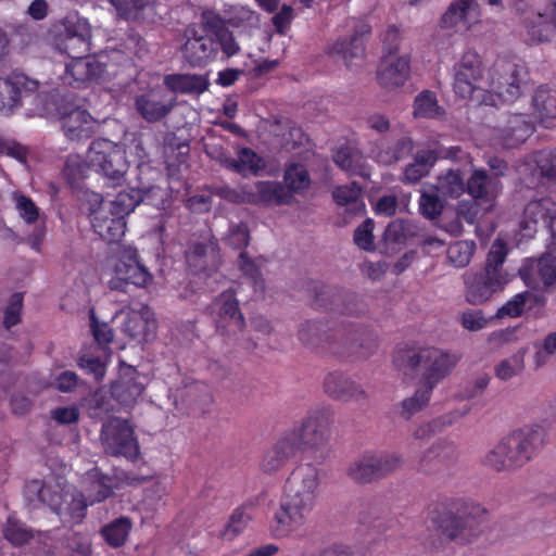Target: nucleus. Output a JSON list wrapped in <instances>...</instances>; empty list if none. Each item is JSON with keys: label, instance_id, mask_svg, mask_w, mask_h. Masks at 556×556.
<instances>
[{"label": "nucleus", "instance_id": "nucleus-1", "mask_svg": "<svg viewBox=\"0 0 556 556\" xmlns=\"http://www.w3.org/2000/svg\"><path fill=\"white\" fill-rule=\"evenodd\" d=\"M118 485L117 477L103 475L93 468L87 473L83 492L71 486L63 488L54 481L31 480L25 485V496L30 503L48 505L64 523L76 525L83 521L89 505L104 501Z\"/></svg>", "mask_w": 556, "mask_h": 556}, {"label": "nucleus", "instance_id": "nucleus-2", "mask_svg": "<svg viewBox=\"0 0 556 556\" xmlns=\"http://www.w3.org/2000/svg\"><path fill=\"white\" fill-rule=\"evenodd\" d=\"M525 71L509 60H497L491 72L490 83L483 81L480 55L467 50L453 66V88L462 98H470L477 90L495 93L502 101L513 102L522 92Z\"/></svg>", "mask_w": 556, "mask_h": 556}, {"label": "nucleus", "instance_id": "nucleus-3", "mask_svg": "<svg viewBox=\"0 0 556 556\" xmlns=\"http://www.w3.org/2000/svg\"><path fill=\"white\" fill-rule=\"evenodd\" d=\"M320 480V469L313 464H301L292 470L270 525L275 538L289 536L304 526L315 506Z\"/></svg>", "mask_w": 556, "mask_h": 556}, {"label": "nucleus", "instance_id": "nucleus-4", "mask_svg": "<svg viewBox=\"0 0 556 556\" xmlns=\"http://www.w3.org/2000/svg\"><path fill=\"white\" fill-rule=\"evenodd\" d=\"M546 431L538 424L523 426L494 444L484 455L483 465L496 472H511L528 464L544 445Z\"/></svg>", "mask_w": 556, "mask_h": 556}, {"label": "nucleus", "instance_id": "nucleus-5", "mask_svg": "<svg viewBox=\"0 0 556 556\" xmlns=\"http://www.w3.org/2000/svg\"><path fill=\"white\" fill-rule=\"evenodd\" d=\"M507 253L506 243L497 238L491 245L484 268L463 274L464 296L469 304L481 305L505 289L510 281L509 274L503 268Z\"/></svg>", "mask_w": 556, "mask_h": 556}, {"label": "nucleus", "instance_id": "nucleus-6", "mask_svg": "<svg viewBox=\"0 0 556 556\" xmlns=\"http://www.w3.org/2000/svg\"><path fill=\"white\" fill-rule=\"evenodd\" d=\"M458 361L459 356L456 353L430 346L399 351L393 362L400 369L421 367L424 372L420 383L433 390L439 382L450 376Z\"/></svg>", "mask_w": 556, "mask_h": 556}, {"label": "nucleus", "instance_id": "nucleus-7", "mask_svg": "<svg viewBox=\"0 0 556 556\" xmlns=\"http://www.w3.org/2000/svg\"><path fill=\"white\" fill-rule=\"evenodd\" d=\"M86 161L90 168L102 174L111 187L121 186L128 170L125 150L108 139L93 140L87 151Z\"/></svg>", "mask_w": 556, "mask_h": 556}, {"label": "nucleus", "instance_id": "nucleus-8", "mask_svg": "<svg viewBox=\"0 0 556 556\" xmlns=\"http://www.w3.org/2000/svg\"><path fill=\"white\" fill-rule=\"evenodd\" d=\"M404 464L402 454L390 451H365L346 467L348 477L359 484L371 483L399 470Z\"/></svg>", "mask_w": 556, "mask_h": 556}, {"label": "nucleus", "instance_id": "nucleus-9", "mask_svg": "<svg viewBox=\"0 0 556 556\" xmlns=\"http://www.w3.org/2000/svg\"><path fill=\"white\" fill-rule=\"evenodd\" d=\"M332 413L327 407H318L308 412L300 426L285 434L294 445L296 452L317 448L327 443L330 434Z\"/></svg>", "mask_w": 556, "mask_h": 556}, {"label": "nucleus", "instance_id": "nucleus-10", "mask_svg": "<svg viewBox=\"0 0 556 556\" xmlns=\"http://www.w3.org/2000/svg\"><path fill=\"white\" fill-rule=\"evenodd\" d=\"M152 280L150 271L138 261L137 250L124 248L113 265V276L109 280L111 290L125 291L127 285L146 287Z\"/></svg>", "mask_w": 556, "mask_h": 556}, {"label": "nucleus", "instance_id": "nucleus-11", "mask_svg": "<svg viewBox=\"0 0 556 556\" xmlns=\"http://www.w3.org/2000/svg\"><path fill=\"white\" fill-rule=\"evenodd\" d=\"M102 442L108 454L134 459L139 454V445L130 424L124 419H112L102 428Z\"/></svg>", "mask_w": 556, "mask_h": 556}, {"label": "nucleus", "instance_id": "nucleus-12", "mask_svg": "<svg viewBox=\"0 0 556 556\" xmlns=\"http://www.w3.org/2000/svg\"><path fill=\"white\" fill-rule=\"evenodd\" d=\"M86 200L89 204L88 210L94 231L108 242L121 240L126 231L125 219L115 214H110V211L102 206V197L99 193H87Z\"/></svg>", "mask_w": 556, "mask_h": 556}, {"label": "nucleus", "instance_id": "nucleus-13", "mask_svg": "<svg viewBox=\"0 0 556 556\" xmlns=\"http://www.w3.org/2000/svg\"><path fill=\"white\" fill-rule=\"evenodd\" d=\"M211 311L216 328L222 334L232 336L243 329L244 319L232 291L223 292L212 303Z\"/></svg>", "mask_w": 556, "mask_h": 556}, {"label": "nucleus", "instance_id": "nucleus-14", "mask_svg": "<svg viewBox=\"0 0 556 556\" xmlns=\"http://www.w3.org/2000/svg\"><path fill=\"white\" fill-rule=\"evenodd\" d=\"M38 81L22 73H12L7 78H0V112L12 113L22 105L24 98L34 94Z\"/></svg>", "mask_w": 556, "mask_h": 556}, {"label": "nucleus", "instance_id": "nucleus-15", "mask_svg": "<svg viewBox=\"0 0 556 556\" xmlns=\"http://www.w3.org/2000/svg\"><path fill=\"white\" fill-rule=\"evenodd\" d=\"M543 225L556 236V203L551 198L530 201L523 211L520 228L523 237H531Z\"/></svg>", "mask_w": 556, "mask_h": 556}, {"label": "nucleus", "instance_id": "nucleus-16", "mask_svg": "<svg viewBox=\"0 0 556 556\" xmlns=\"http://www.w3.org/2000/svg\"><path fill=\"white\" fill-rule=\"evenodd\" d=\"M104 58V55H99L72 59V62L65 67L64 81L78 87L87 81L103 79L106 74H110Z\"/></svg>", "mask_w": 556, "mask_h": 556}, {"label": "nucleus", "instance_id": "nucleus-17", "mask_svg": "<svg viewBox=\"0 0 556 556\" xmlns=\"http://www.w3.org/2000/svg\"><path fill=\"white\" fill-rule=\"evenodd\" d=\"M185 38L186 42L182 46V54L191 65H205L216 58L218 49L215 39L199 34L195 26L186 28Z\"/></svg>", "mask_w": 556, "mask_h": 556}, {"label": "nucleus", "instance_id": "nucleus-18", "mask_svg": "<svg viewBox=\"0 0 556 556\" xmlns=\"http://www.w3.org/2000/svg\"><path fill=\"white\" fill-rule=\"evenodd\" d=\"M164 191L159 187H151L144 191L137 189H129L118 192L112 200H103L102 206L110 211V214H115L125 219L140 202L156 204L153 200L154 197L163 198Z\"/></svg>", "mask_w": 556, "mask_h": 556}, {"label": "nucleus", "instance_id": "nucleus-19", "mask_svg": "<svg viewBox=\"0 0 556 556\" xmlns=\"http://www.w3.org/2000/svg\"><path fill=\"white\" fill-rule=\"evenodd\" d=\"M480 5L476 0H453L440 20V27L453 29L458 26L466 30L480 22Z\"/></svg>", "mask_w": 556, "mask_h": 556}, {"label": "nucleus", "instance_id": "nucleus-20", "mask_svg": "<svg viewBox=\"0 0 556 556\" xmlns=\"http://www.w3.org/2000/svg\"><path fill=\"white\" fill-rule=\"evenodd\" d=\"M186 260L191 271L197 275L214 271L220 262L218 245L211 239L193 242L186 253Z\"/></svg>", "mask_w": 556, "mask_h": 556}, {"label": "nucleus", "instance_id": "nucleus-21", "mask_svg": "<svg viewBox=\"0 0 556 556\" xmlns=\"http://www.w3.org/2000/svg\"><path fill=\"white\" fill-rule=\"evenodd\" d=\"M410 73V59L408 55L389 54L381 61L378 71V83L387 89L393 90L404 86Z\"/></svg>", "mask_w": 556, "mask_h": 556}, {"label": "nucleus", "instance_id": "nucleus-22", "mask_svg": "<svg viewBox=\"0 0 556 556\" xmlns=\"http://www.w3.org/2000/svg\"><path fill=\"white\" fill-rule=\"evenodd\" d=\"M325 392L343 402H364L368 399L365 388L342 372H330L324 381Z\"/></svg>", "mask_w": 556, "mask_h": 556}, {"label": "nucleus", "instance_id": "nucleus-23", "mask_svg": "<svg viewBox=\"0 0 556 556\" xmlns=\"http://www.w3.org/2000/svg\"><path fill=\"white\" fill-rule=\"evenodd\" d=\"M174 108V101L162 88H153L137 97L136 109L149 123L164 118Z\"/></svg>", "mask_w": 556, "mask_h": 556}, {"label": "nucleus", "instance_id": "nucleus-24", "mask_svg": "<svg viewBox=\"0 0 556 556\" xmlns=\"http://www.w3.org/2000/svg\"><path fill=\"white\" fill-rule=\"evenodd\" d=\"M367 31L366 25H359L349 38L338 39L331 45L328 49L329 54L341 58L348 67L359 65L365 55L362 36Z\"/></svg>", "mask_w": 556, "mask_h": 556}, {"label": "nucleus", "instance_id": "nucleus-25", "mask_svg": "<svg viewBox=\"0 0 556 556\" xmlns=\"http://www.w3.org/2000/svg\"><path fill=\"white\" fill-rule=\"evenodd\" d=\"M250 204H288L292 195L285 186L278 181H257L253 186H248Z\"/></svg>", "mask_w": 556, "mask_h": 556}, {"label": "nucleus", "instance_id": "nucleus-26", "mask_svg": "<svg viewBox=\"0 0 556 556\" xmlns=\"http://www.w3.org/2000/svg\"><path fill=\"white\" fill-rule=\"evenodd\" d=\"M62 127L70 140L79 141L92 136L96 121L86 110L77 108L62 117Z\"/></svg>", "mask_w": 556, "mask_h": 556}, {"label": "nucleus", "instance_id": "nucleus-27", "mask_svg": "<svg viewBox=\"0 0 556 556\" xmlns=\"http://www.w3.org/2000/svg\"><path fill=\"white\" fill-rule=\"evenodd\" d=\"M533 132V125L525 115L511 116L496 134L497 144L514 148L523 143Z\"/></svg>", "mask_w": 556, "mask_h": 556}, {"label": "nucleus", "instance_id": "nucleus-28", "mask_svg": "<svg viewBox=\"0 0 556 556\" xmlns=\"http://www.w3.org/2000/svg\"><path fill=\"white\" fill-rule=\"evenodd\" d=\"M137 371L129 367L111 387L112 396L122 405L130 406L137 402L143 391V384L137 380Z\"/></svg>", "mask_w": 556, "mask_h": 556}, {"label": "nucleus", "instance_id": "nucleus-29", "mask_svg": "<svg viewBox=\"0 0 556 556\" xmlns=\"http://www.w3.org/2000/svg\"><path fill=\"white\" fill-rule=\"evenodd\" d=\"M466 189L472 198L490 202L498 195L502 186L498 178L489 176L483 169H476L468 179Z\"/></svg>", "mask_w": 556, "mask_h": 556}, {"label": "nucleus", "instance_id": "nucleus-30", "mask_svg": "<svg viewBox=\"0 0 556 556\" xmlns=\"http://www.w3.org/2000/svg\"><path fill=\"white\" fill-rule=\"evenodd\" d=\"M457 458V445L448 439L437 440L421 456L419 466L422 470L431 469L432 464L445 465Z\"/></svg>", "mask_w": 556, "mask_h": 556}, {"label": "nucleus", "instance_id": "nucleus-31", "mask_svg": "<svg viewBox=\"0 0 556 556\" xmlns=\"http://www.w3.org/2000/svg\"><path fill=\"white\" fill-rule=\"evenodd\" d=\"M294 445L283 434L276 444L263 456L261 468L266 473H274L281 469L287 462L296 454Z\"/></svg>", "mask_w": 556, "mask_h": 556}, {"label": "nucleus", "instance_id": "nucleus-32", "mask_svg": "<svg viewBox=\"0 0 556 556\" xmlns=\"http://www.w3.org/2000/svg\"><path fill=\"white\" fill-rule=\"evenodd\" d=\"M166 87L177 93L201 94L208 88V79L198 74H170L164 77Z\"/></svg>", "mask_w": 556, "mask_h": 556}, {"label": "nucleus", "instance_id": "nucleus-33", "mask_svg": "<svg viewBox=\"0 0 556 556\" xmlns=\"http://www.w3.org/2000/svg\"><path fill=\"white\" fill-rule=\"evenodd\" d=\"M526 38L530 43L549 41L556 26L552 23V15L531 13L523 21Z\"/></svg>", "mask_w": 556, "mask_h": 556}, {"label": "nucleus", "instance_id": "nucleus-34", "mask_svg": "<svg viewBox=\"0 0 556 556\" xmlns=\"http://www.w3.org/2000/svg\"><path fill=\"white\" fill-rule=\"evenodd\" d=\"M222 163L226 168L232 169L243 176L257 174L265 167L264 160L249 148L240 149L237 157L226 156L223 159Z\"/></svg>", "mask_w": 556, "mask_h": 556}, {"label": "nucleus", "instance_id": "nucleus-35", "mask_svg": "<svg viewBox=\"0 0 556 556\" xmlns=\"http://www.w3.org/2000/svg\"><path fill=\"white\" fill-rule=\"evenodd\" d=\"M534 114L545 127L553 125L556 119V90L540 87L533 97Z\"/></svg>", "mask_w": 556, "mask_h": 556}, {"label": "nucleus", "instance_id": "nucleus-36", "mask_svg": "<svg viewBox=\"0 0 556 556\" xmlns=\"http://www.w3.org/2000/svg\"><path fill=\"white\" fill-rule=\"evenodd\" d=\"M116 15L130 21L146 18L154 10L153 0H108Z\"/></svg>", "mask_w": 556, "mask_h": 556}, {"label": "nucleus", "instance_id": "nucleus-37", "mask_svg": "<svg viewBox=\"0 0 556 556\" xmlns=\"http://www.w3.org/2000/svg\"><path fill=\"white\" fill-rule=\"evenodd\" d=\"M329 311L344 317H361L366 314V304L351 294L336 293L331 295Z\"/></svg>", "mask_w": 556, "mask_h": 556}, {"label": "nucleus", "instance_id": "nucleus-38", "mask_svg": "<svg viewBox=\"0 0 556 556\" xmlns=\"http://www.w3.org/2000/svg\"><path fill=\"white\" fill-rule=\"evenodd\" d=\"M115 318L122 319V330L131 338H137L144 334L146 330L150 326L147 311H122L115 316Z\"/></svg>", "mask_w": 556, "mask_h": 556}, {"label": "nucleus", "instance_id": "nucleus-39", "mask_svg": "<svg viewBox=\"0 0 556 556\" xmlns=\"http://www.w3.org/2000/svg\"><path fill=\"white\" fill-rule=\"evenodd\" d=\"M435 161L437 156L433 151H418L414 162L407 165L404 170V180L412 184L417 182L429 173Z\"/></svg>", "mask_w": 556, "mask_h": 556}, {"label": "nucleus", "instance_id": "nucleus-40", "mask_svg": "<svg viewBox=\"0 0 556 556\" xmlns=\"http://www.w3.org/2000/svg\"><path fill=\"white\" fill-rule=\"evenodd\" d=\"M298 336L303 344L311 348L318 346L330 338L327 325L319 320H307L301 324Z\"/></svg>", "mask_w": 556, "mask_h": 556}, {"label": "nucleus", "instance_id": "nucleus-41", "mask_svg": "<svg viewBox=\"0 0 556 556\" xmlns=\"http://www.w3.org/2000/svg\"><path fill=\"white\" fill-rule=\"evenodd\" d=\"M334 162L343 170L359 176H367L364 166V157L361 152L351 147H344L337 151L334 154Z\"/></svg>", "mask_w": 556, "mask_h": 556}, {"label": "nucleus", "instance_id": "nucleus-42", "mask_svg": "<svg viewBox=\"0 0 556 556\" xmlns=\"http://www.w3.org/2000/svg\"><path fill=\"white\" fill-rule=\"evenodd\" d=\"M435 189L444 197L458 198L465 192L466 185L459 170L448 169L438 177Z\"/></svg>", "mask_w": 556, "mask_h": 556}, {"label": "nucleus", "instance_id": "nucleus-43", "mask_svg": "<svg viewBox=\"0 0 556 556\" xmlns=\"http://www.w3.org/2000/svg\"><path fill=\"white\" fill-rule=\"evenodd\" d=\"M414 116L417 118H437L444 111L439 105L435 94L430 90L418 93L414 100Z\"/></svg>", "mask_w": 556, "mask_h": 556}, {"label": "nucleus", "instance_id": "nucleus-44", "mask_svg": "<svg viewBox=\"0 0 556 556\" xmlns=\"http://www.w3.org/2000/svg\"><path fill=\"white\" fill-rule=\"evenodd\" d=\"M432 391L425 384L419 383L415 393L401 402L400 415L406 420L410 419L416 413L428 405Z\"/></svg>", "mask_w": 556, "mask_h": 556}, {"label": "nucleus", "instance_id": "nucleus-45", "mask_svg": "<svg viewBox=\"0 0 556 556\" xmlns=\"http://www.w3.org/2000/svg\"><path fill=\"white\" fill-rule=\"evenodd\" d=\"M530 270L533 279L543 285L544 288L553 287L556 283V257L545 255L532 262Z\"/></svg>", "mask_w": 556, "mask_h": 556}, {"label": "nucleus", "instance_id": "nucleus-46", "mask_svg": "<svg viewBox=\"0 0 556 556\" xmlns=\"http://www.w3.org/2000/svg\"><path fill=\"white\" fill-rule=\"evenodd\" d=\"M413 150V141L408 137H402L396 142L393 150L384 149L381 146H378L377 149L372 150V157L381 164L389 165L392 164L404 156H406Z\"/></svg>", "mask_w": 556, "mask_h": 556}, {"label": "nucleus", "instance_id": "nucleus-47", "mask_svg": "<svg viewBox=\"0 0 556 556\" xmlns=\"http://www.w3.org/2000/svg\"><path fill=\"white\" fill-rule=\"evenodd\" d=\"M476 243L472 240H459L452 243L446 250L448 263L455 268H464L469 265Z\"/></svg>", "mask_w": 556, "mask_h": 556}, {"label": "nucleus", "instance_id": "nucleus-48", "mask_svg": "<svg viewBox=\"0 0 556 556\" xmlns=\"http://www.w3.org/2000/svg\"><path fill=\"white\" fill-rule=\"evenodd\" d=\"M362 189L356 182L340 186L333 191V199L338 205L350 206L352 213L361 212L364 208L362 201Z\"/></svg>", "mask_w": 556, "mask_h": 556}, {"label": "nucleus", "instance_id": "nucleus-49", "mask_svg": "<svg viewBox=\"0 0 556 556\" xmlns=\"http://www.w3.org/2000/svg\"><path fill=\"white\" fill-rule=\"evenodd\" d=\"M131 527L132 523L128 517H119L106 525L101 533L111 546L118 547L125 543Z\"/></svg>", "mask_w": 556, "mask_h": 556}, {"label": "nucleus", "instance_id": "nucleus-50", "mask_svg": "<svg viewBox=\"0 0 556 556\" xmlns=\"http://www.w3.org/2000/svg\"><path fill=\"white\" fill-rule=\"evenodd\" d=\"M526 353L527 350L521 348L510 357L501 361L495 367V376L500 380L507 381L521 374L525 369Z\"/></svg>", "mask_w": 556, "mask_h": 556}, {"label": "nucleus", "instance_id": "nucleus-51", "mask_svg": "<svg viewBox=\"0 0 556 556\" xmlns=\"http://www.w3.org/2000/svg\"><path fill=\"white\" fill-rule=\"evenodd\" d=\"M532 364L535 369L544 367L556 354V331L547 333L533 343Z\"/></svg>", "mask_w": 556, "mask_h": 556}, {"label": "nucleus", "instance_id": "nucleus-52", "mask_svg": "<svg viewBox=\"0 0 556 556\" xmlns=\"http://www.w3.org/2000/svg\"><path fill=\"white\" fill-rule=\"evenodd\" d=\"M251 519V515L247 513L244 507L235 509L224 530L220 532V538L229 542L235 540L242 533Z\"/></svg>", "mask_w": 556, "mask_h": 556}, {"label": "nucleus", "instance_id": "nucleus-53", "mask_svg": "<svg viewBox=\"0 0 556 556\" xmlns=\"http://www.w3.org/2000/svg\"><path fill=\"white\" fill-rule=\"evenodd\" d=\"M285 182L289 192H301L308 188L311 178L307 169L301 164H291L285 170Z\"/></svg>", "mask_w": 556, "mask_h": 556}, {"label": "nucleus", "instance_id": "nucleus-54", "mask_svg": "<svg viewBox=\"0 0 556 556\" xmlns=\"http://www.w3.org/2000/svg\"><path fill=\"white\" fill-rule=\"evenodd\" d=\"M14 206L18 216L27 225H36L40 219V210L36 203L22 193H13Z\"/></svg>", "mask_w": 556, "mask_h": 556}, {"label": "nucleus", "instance_id": "nucleus-55", "mask_svg": "<svg viewBox=\"0 0 556 556\" xmlns=\"http://www.w3.org/2000/svg\"><path fill=\"white\" fill-rule=\"evenodd\" d=\"M63 36L91 38L89 22L76 12L68 13L63 20Z\"/></svg>", "mask_w": 556, "mask_h": 556}, {"label": "nucleus", "instance_id": "nucleus-56", "mask_svg": "<svg viewBox=\"0 0 556 556\" xmlns=\"http://www.w3.org/2000/svg\"><path fill=\"white\" fill-rule=\"evenodd\" d=\"M4 536L12 544L18 546L27 543L33 534L23 522L10 517L4 528Z\"/></svg>", "mask_w": 556, "mask_h": 556}, {"label": "nucleus", "instance_id": "nucleus-57", "mask_svg": "<svg viewBox=\"0 0 556 556\" xmlns=\"http://www.w3.org/2000/svg\"><path fill=\"white\" fill-rule=\"evenodd\" d=\"M542 176L548 179H556V150L538 151L532 155Z\"/></svg>", "mask_w": 556, "mask_h": 556}, {"label": "nucleus", "instance_id": "nucleus-58", "mask_svg": "<svg viewBox=\"0 0 556 556\" xmlns=\"http://www.w3.org/2000/svg\"><path fill=\"white\" fill-rule=\"evenodd\" d=\"M412 227L404 220L391 222L383 233V240L388 244H401L408 236H412Z\"/></svg>", "mask_w": 556, "mask_h": 556}, {"label": "nucleus", "instance_id": "nucleus-59", "mask_svg": "<svg viewBox=\"0 0 556 556\" xmlns=\"http://www.w3.org/2000/svg\"><path fill=\"white\" fill-rule=\"evenodd\" d=\"M88 167V163H83L79 155H70L63 167V176L74 185L85 177Z\"/></svg>", "mask_w": 556, "mask_h": 556}, {"label": "nucleus", "instance_id": "nucleus-60", "mask_svg": "<svg viewBox=\"0 0 556 556\" xmlns=\"http://www.w3.org/2000/svg\"><path fill=\"white\" fill-rule=\"evenodd\" d=\"M531 293L528 291L517 293L509 301H507L501 308L497 311V317H519L525 308L526 303L530 299Z\"/></svg>", "mask_w": 556, "mask_h": 556}, {"label": "nucleus", "instance_id": "nucleus-61", "mask_svg": "<svg viewBox=\"0 0 556 556\" xmlns=\"http://www.w3.org/2000/svg\"><path fill=\"white\" fill-rule=\"evenodd\" d=\"M61 49L72 59L80 58L90 50V38L63 36Z\"/></svg>", "mask_w": 556, "mask_h": 556}, {"label": "nucleus", "instance_id": "nucleus-62", "mask_svg": "<svg viewBox=\"0 0 556 556\" xmlns=\"http://www.w3.org/2000/svg\"><path fill=\"white\" fill-rule=\"evenodd\" d=\"M445 533L447 538L458 542L459 544L470 543L478 535L477 531H475L472 528H469L458 519H454L452 521V527L446 528Z\"/></svg>", "mask_w": 556, "mask_h": 556}, {"label": "nucleus", "instance_id": "nucleus-63", "mask_svg": "<svg viewBox=\"0 0 556 556\" xmlns=\"http://www.w3.org/2000/svg\"><path fill=\"white\" fill-rule=\"evenodd\" d=\"M225 241L226 244L236 250L245 248L250 241V232L248 226L243 223L230 225Z\"/></svg>", "mask_w": 556, "mask_h": 556}, {"label": "nucleus", "instance_id": "nucleus-64", "mask_svg": "<svg viewBox=\"0 0 556 556\" xmlns=\"http://www.w3.org/2000/svg\"><path fill=\"white\" fill-rule=\"evenodd\" d=\"M167 494V486L164 482L155 481L144 490L143 504L147 508L153 510L163 503Z\"/></svg>", "mask_w": 556, "mask_h": 556}]
</instances>
